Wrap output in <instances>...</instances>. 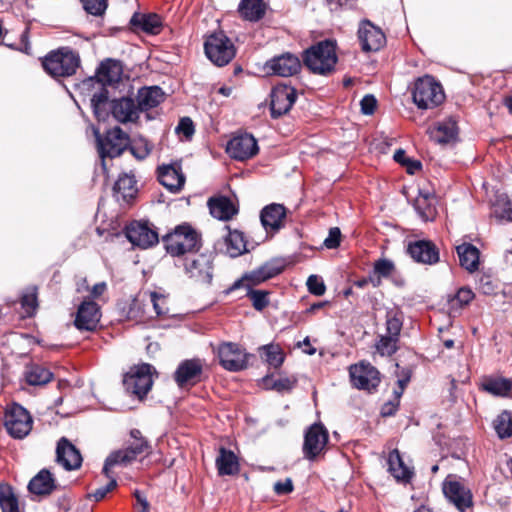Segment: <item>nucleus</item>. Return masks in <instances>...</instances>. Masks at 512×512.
<instances>
[{
  "mask_svg": "<svg viewBox=\"0 0 512 512\" xmlns=\"http://www.w3.org/2000/svg\"><path fill=\"white\" fill-rule=\"evenodd\" d=\"M166 252L172 257L195 254L202 246L201 234L189 223L177 225L162 237Z\"/></svg>",
  "mask_w": 512,
  "mask_h": 512,
  "instance_id": "1",
  "label": "nucleus"
},
{
  "mask_svg": "<svg viewBox=\"0 0 512 512\" xmlns=\"http://www.w3.org/2000/svg\"><path fill=\"white\" fill-rule=\"evenodd\" d=\"M132 441L126 448L112 452L105 460L103 474L109 476V470L115 465L127 466L140 455H149L152 451L151 444L143 437L139 429L130 431Z\"/></svg>",
  "mask_w": 512,
  "mask_h": 512,
  "instance_id": "2",
  "label": "nucleus"
},
{
  "mask_svg": "<svg viewBox=\"0 0 512 512\" xmlns=\"http://www.w3.org/2000/svg\"><path fill=\"white\" fill-rule=\"evenodd\" d=\"M303 63L315 74H329L337 63L336 44L331 40H324L310 47L304 53Z\"/></svg>",
  "mask_w": 512,
  "mask_h": 512,
  "instance_id": "3",
  "label": "nucleus"
},
{
  "mask_svg": "<svg viewBox=\"0 0 512 512\" xmlns=\"http://www.w3.org/2000/svg\"><path fill=\"white\" fill-rule=\"evenodd\" d=\"M79 53L70 47L50 52L42 61L44 70L52 77H70L80 67Z\"/></svg>",
  "mask_w": 512,
  "mask_h": 512,
  "instance_id": "4",
  "label": "nucleus"
},
{
  "mask_svg": "<svg viewBox=\"0 0 512 512\" xmlns=\"http://www.w3.org/2000/svg\"><path fill=\"white\" fill-rule=\"evenodd\" d=\"M412 98L419 109H434L444 102L445 93L434 77L425 75L415 81Z\"/></svg>",
  "mask_w": 512,
  "mask_h": 512,
  "instance_id": "5",
  "label": "nucleus"
},
{
  "mask_svg": "<svg viewBox=\"0 0 512 512\" xmlns=\"http://www.w3.org/2000/svg\"><path fill=\"white\" fill-rule=\"evenodd\" d=\"M204 51L207 58L219 67L230 63L236 55L233 42L223 31L214 32L206 37Z\"/></svg>",
  "mask_w": 512,
  "mask_h": 512,
  "instance_id": "6",
  "label": "nucleus"
},
{
  "mask_svg": "<svg viewBox=\"0 0 512 512\" xmlns=\"http://www.w3.org/2000/svg\"><path fill=\"white\" fill-rule=\"evenodd\" d=\"M97 150L105 165L106 157L115 158L120 156L129 146L130 137L119 126L106 131L104 135L95 132Z\"/></svg>",
  "mask_w": 512,
  "mask_h": 512,
  "instance_id": "7",
  "label": "nucleus"
},
{
  "mask_svg": "<svg viewBox=\"0 0 512 512\" xmlns=\"http://www.w3.org/2000/svg\"><path fill=\"white\" fill-rule=\"evenodd\" d=\"M329 442V433L326 427L317 422L310 425L304 433L302 452L305 459L315 461L324 454Z\"/></svg>",
  "mask_w": 512,
  "mask_h": 512,
  "instance_id": "8",
  "label": "nucleus"
},
{
  "mask_svg": "<svg viewBox=\"0 0 512 512\" xmlns=\"http://www.w3.org/2000/svg\"><path fill=\"white\" fill-rule=\"evenodd\" d=\"M30 413L20 404L13 403L5 411L4 425L10 436L23 439L32 429Z\"/></svg>",
  "mask_w": 512,
  "mask_h": 512,
  "instance_id": "9",
  "label": "nucleus"
},
{
  "mask_svg": "<svg viewBox=\"0 0 512 512\" xmlns=\"http://www.w3.org/2000/svg\"><path fill=\"white\" fill-rule=\"evenodd\" d=\"M442 490L448 501L460 512H465L472 507L473 495L471 490L459 476L449 474L443 481Z\"/></svg>",
  "mask_w": 512,
  "mask_h": 512,
  "instance_id": "10",
  "label": "nucleus"
},
{
  "mask_svg": "<svg viewBox=\"0 0 512 512\" xmlns=\"http://www.w3.org/2000/svg\"><path fill=\"white\" fill-rule=\"evenodd\" d=\"M152 369V365L147 363L131 368L123 379L125 390L143 399L153 385Z\"/></svg>",
  "mask_w": 512,
  "mask_h": 512,
  "instance_id": "11",
  "label": "nucleus"
},
{
  "mask_svg": "<svg viewBox=\"0 0 512 512\" xmlns=\"http://www.w3.org/2000/svg\"><path fill=\"white\" fill-rule=\"evenodd\" d=\"M349 376L353 387L370 393L376 391L381 382L377 368L365 361L351 365Z\"/></svg>",
  "mask_w": 512,
  "mask_h": 512,
  "instance_id": "12",
  "label": "nucleus"
},
{
  "mask_svg": "<svg viewBox=\"0 0 512 512\" xmlns=\"http://www.w3.org/2000/svg\"><path fill=\"white\" fill-rule=\"evenodd\" d=\"M220 365L227 371L239 372L247 368V353L241 346L233 342H223L217 347Z\"/></svg>",
  "mask_w": 512,
  "mask_h": 512,
  "instance_id": "13",
  "label": "nucleus"
},
{
  "mask_svg": "<svg viewBox=\"0 0 512 512\" xmlns=\"http://www.w3.org/2000/svg\"><path fill=\"white\" fill-rule=\"evenodd\" d=\"M185 273L196 282L210 284L213 278V256L211 253L194 255L185 258Z\"/></svg>",
  "mask_w": 512,
  "mask_h": 512,
  "instance_id": "14",
  "label": "nucleus"
},
{
  "mask_svg": "<svg viewBox=\"0 0 512 512\" xmlns=\"http://www.w3.org/2000/svg\"><path fill=\"white\" fill-rule=\"evenodd\" d=\"M127 239L134 245L146 249L159 242L156 229L148 222L133 221L125 228Z\"/></svg>",
  "mask_w": 512,
  "mask_h": 512,
  "instance_id": "15",
  "label": "nucleus"
},
{
  "mask_svg": "<svg viewBox=\"0 0 512 512\" xmlns=\"http://www.w3.org/2000/svg\"><path fill=\"white\" fill-rule=\"evenodd\" d=\"M202 377L203 364L198 358L183 360L173 374L174 381L181 389L197 385Z\"/></svg>",
  "mask_w": 512,
  "mask_h": 512,
  "instance_id": "16",
  "label": "nucleus"
},
{
  "mask_svg": "<svg viewBox=\"0 0 512 512\" xmlns=\"http://www.w3.org/2000/svg\"><path fill=\"white\" fill-rule=\"evenodd\" d=\"M270 98L271 117L276 119L290 111L297 99V92L289 85L279 84L273 87Z\"/></svg>",
  "mask_w": 512,
  "mask_h": 512,
  "instance_id": "17",
  "label": "nucleus"
},
{
  "mask_svg": "<svg viewBox=\"0 0 512 512\" xmlns=\"http://www.w3.org/2000/svg\"><path fill=\"white\" fill-rule=\"evenodd\" d=\"M302 64L298 56L290 52L274 56L266 61L264 70L271 75L291 77L301 70Z\"/></svg>",
  "mask_w": 512,
  "mask_h": 512,
  "instance_id": "18",
  "label": "nucleus"
},
{
  "mask_svg": "<svg viewBox=\"0 0 512 512\" xmlns=\"http://www.w3.org/2000/svg\"><path fill=\"white\" fill-rule=\"evenodd\" d=\"M358 40L364 52H376L386 43V37L381 28L369 20H362L360 22Z\"/></svg>",
  "mask_w": 512,
  "mask_h": 512,
  "instance_id": "19",
  "label": "nucleus"
},
{
  "mask_svg": "<svg viewBox=\"0 0 512 512\" xmlns=\"http://www.w3.org/2000/svg\"><path fill=\"white\" fill-rule=\"evenodd\" d=\"M256 139L251 134H242L233 137L227 144L226 151L231 158L244 161L258 153Z\"/></svg>",
  "mask_w": 512,
  "mask_h": 512,
  "instance_id": "20",
  "label": "nucleus"
},
{
  "mask_svg": "<svg viewBox=\"0 0 512 512\" xmlns=\"http://www.w3.org/2000/svg\"><path fill=\"white\" fill-rule=\"evenodd\" d=\"M157 177L159 182L172 193L180 192L186 181L180 162L159 166L157 168Z\"/></svg>",
  "mask_w": 512,
  "mask_h": 512,
  "instance_id": "21",
  "label": "nucleus"
},
{
  "mask_svg": "<svg viewBox=\"0 0 512 512\" xmlns=\"http://www.w3.org/2000/svg\"><path fill=\"white\" fill-rule=\"evenodd\" d=\"M80 451L66 437H61L56 447V462L65 470L71 471L81 467Z\"/></svg>",
  "mask_w": 512,
  "mask_h": 512,
  "instance_id": "22",
  "label": "nucleus"
},
{
  "mask_svg": "<svg viewBox=\"0 0 512 512\" xmlns=\"http://www.w3.org/2000/svg\"><path fill=\"white\" fill-rule=\"evenodd\" d=\"M407 252L415 262L421 264L434 265L440 260L438 248L429 240L410 242Z\"/></svg>",
  "mask_w": 512,
  "mask_h": 512,
  "instance_id": "23",
  "label": "nucleus"
},
{
  "mask_svg": "<svg viewBox=\"0 0 512 512\" xmlns=\"http://www.w3.org/2000/svg\"><path fill=\"white\" fill-rule=\"evenodd\" d=\"M101 318L100 308L93 301H83L77 310L74 325L81 331H93Z\"/></svg>",
  "mask_w": 512,
  "mask_h": 512,
  "instance_id": "24",
  "label": "nucleus"
},
{
  "mask_svg": "<svg viewBox=\"0 0 512 512\" xmlns=\"http://www.w3.org/2000/svg\"><path fill=\"white\" fill-rule=\"evenodd\" d=\"M129 24L135 31H141L148 35H158L162 32L163 18L157 13L135 12Z\"/></svg>",
  "mask_w": 512,
  "mask_h": 512,
  "instance_id": "25",
  "label": "nucleus"
},
{
  "mask_svg": "<svg viewBox=\"0 0 512 512\" xmlns=\"http://www.w3.org/2000/svg\"><path fill=\"white\" fill-rule=\"evenodd\" d=\"M122 76V62L112 58L103 60L96 70L97 81L102 86H114L121 81Z\"/></svg>",
  "mask_w": 512,
  "mask_h": 512,
  "instance_id": "26",
  "label": "nucleus"
},
{
  "mask_svg": "<svg viewBox=\"0 0 512 512\" xmlns=\"http://www.w3.org/2000/svg\"><path fill=\"white\" fill-rule=\"evenodd\" d=\"M286 208L277 203L265 206L260 214L261 223L267 232H277L284 227Z\"/></svg>",
  "mask_w": 512,
  "mask_h": 512,
  "instance_id": "27",
  "label": "nucleus"
},
{
  "mask_svg": "<svg viewBox=\"0 0 512 512\" xmlns=\"http://www.w3.org/2000/svg\"><path fill=\"white\" fill-rule=\"evenodd\" d=\"M110 109L112 116L120 123L136 122L139 118L136 103L131 97L113 99Z\"/></svg>",
  "mask_w": 512,
  "mask_h": 512,
  "instance_id": "28",
  "label": "nucleus"
},
{
  "mask_svg": "<svg viewBox=\"0 0 512 512\" xmlns=\"http://www.w3.org/2000/svg\"><path fill=\"white\" fill-rule=\"evenodd\" d=\"M430 138L439 144H449L455 142L458 136V127L454 119L448 118L436 123L429 128Z\"/></svg>",
  "mask_w": 512,
  "mask_h": 512,
  "instance_id": "29",
  "label": "nucleus"
},
{
  "mask_svg": "<svg viewBox=\"0 0 512 512\" xmlns=\"http://www.w3.org/2000/svg\"><path fill=\"white\" fill-rule=\"evenodd\" d=\"M136 108L138 113L157 107L165 99V94L158 86L142 87L137 92Z\"/></svg>",
  "mask_w": 512,
  "mask_h": 512,
  "instance_id": "30",
  "label": "nucleus"
},
{
  "mask_svg": "<svg viewBox=\"0 0 512 512\" xmlns=\"http://www.w3.org/2000/svg\"><path fill=\"white\" fill-rule=\"evenodd\" d=\"M388 471L398 481L408 483L411 481L414 472L407 466L398 449L390 451L388 458Z\"/></svg>",
  "mask_w": 512,
  "mask_h": 512,
  "instance_id": "31",
  "label": "nucleus"
},
{
  "mask_svg": "<svg viewBox=\"0 0 512 512\" xmlns=\"http://www.w3.org/2000/svg\"><path fill=\"white\" fill-rule=\"evenodd\" d=\"M210 214L219 220L228 221L238 213L233 202L225 196L212 197L208 200Z\"/></svg>",
  "mask_w": 512,
  "mask_h": 512,
  "instance_id": "32",
  "label": "nucleus"
},
{
  "mask_svg": "<svg viewBox=\"0 0 512 512\" xmlns=\"http://www.w3.org/2000/svg\"><path fill=\"white\" fill-rule=\"evenodd\" d=\"M435 197L429 192L420 191L414 200V209L424 221H433L437 215Z\"/></svg>",
  "mask_w": 512,
  "mask_h": 512,
  "instance_id": "33",
  "label": "nucleus"
},
{
  "mask_svg": "<svg viewBox=\"0 0 512 512\" xmlns=\"http://www.w3.org/2000/svg\"><path fill=\"white\" fill-rule=\"evenodd\" d=\"M55 487V480L47 469L39 471L28 484V490L35 495H49Z\"/></svg>",
  "mask_w": 512,
  "mask_h": 512,
  "instance_id": "34",
  "label": "nucleus"
},
{
  "mask_svg": "<svg viewBox=\"0 0 512 512\" xmlns=\"http://www.w3.org/2000/svg\"><path fill=\"white\" fill-rule=\"evenodd\" d=\"M218 474L220 476L234 475L239 472V462L237 456L231 450L224 447L219 449V454L215 461Z\"/></svg>",
  "mask_w": 512,
  "mask_h": 512,
  "instance_id": "35",
  "label": "nucleus"
},
{
  "mask_svg": "<svg viewBox=\"0 0 512 512\" xmlns=\"http://www.w3.org/2000/svg\"><path fill=\"white\" fill-rule=\"evenodd\" d=\"M228 234L225 236L226 253L230 257H238L247 252V241L244 233L239 230H231L228 226Z\"/></svg>",
  "mask_w": 512,
  "mask_h": 512,
  "instance_id": "36",
  "label": "nucleus"
},
{
  "mask_svg": "<svg viewBox=\"0 0 512 512\" xmlns=\"http://www.w3.org/2000/svg\"><path fill=\"white\" fill-rule=\"evenodd\" d=\"M481 387L494 396H507L512 390V380L501 376H487L483 379Z\"/></svg>",
  "mask_w": 512,
  "mask_h": 512,
  "instance_id": "37",
  "label": "nucleus"
},
{
  "mask_svg": "<svg viewBox=\"0 0 512 512\" xmlns=\"http://www.w3.org/2000/svg\"><path fill=\"white\" fill-rule=\"evenodd\" d=\"M238 12L245 20L257 22L264 17L266 4L263 0H241Z\"/></svg>",
  "mask_w": 512,
  "mask_h": 512,
  "instance_id": "38",
  "label": "nucleus"
},
{
  "mask_svg": "<svg viewBox=\"0 0 512 512\" xmlns=\"http://www.w3.org/2000/svg\"><path fill=\"white\" fill-rule=\"evenodd\" d=\"M456 249L460 265L469 272L476 271L479 266V250L470 243H463Z\"/></svg>",
  "mask_w": 512,
  "mask_h": 512,
  "instance_id": "39",
  "label": "nucleus"
},
{
  "mask_svg": "<svg viewBox=\"0 0 512 512\" xmlns=\"http://www.w3.org/2000/svg\"><path fill=\"white\" fill-rule=\"evenodd\" d=\"M53 378V373L38 364H30L25 370V379L29 385L41 386L49 383Z\"/></svg>",
  "mask_w": 512,
  "mask_h": 512,
  "instance_id": "40",
  "label": "nucleus"
},
{
  "mask_svg": "<svg viewBox=\"0 0 512 512\" xmlns=\"http://www.w3.org/2000/svg\"><path fill=\"white\" fill-rule=\"evenodd\" d=\"M136 183L137 181L133 175L123 174L119 176L114 185L116 196H121L125 201L132 199L137 193Z\"/></svg>",
  "mask_w": 512,
  "mask_h": 512,
  "instance_id": "41",
  "label": "nucleus"
},
{
  "mask_svg": "<svg viewBox=\"0 0 512 512\" xmlns=\"http://www.w3.org/2000/svg\"><path fill=\"white\" fill-rule=\"evenodd\" d=\"M493 427L500 439L512 436V412L502 411L493 421Z\"/></svg>",
  "mask_w": 512,
  "mask_h": 512,
  "instance_id": "42",
  "label": "nucleus"
},
{
  "mask_svg": "<svg viewBox=\"0 0 512 512\" xmlns=\"http://www.w3.org/2000/svg\"><path fill=\"white\" fill-rule=\"evenodd\" d=\"M0 507L2 512H21L18 498L9 485L0 486Z\"/></svg>",
  "mask_w": 512,
  "mask_h": 512,
  "instance_id": "43",
  "label": "nucleus"
},
{
  "mask_svg": "<svg viewBox=\"0 0 512 512\" xmlns=\"http://www.w3.org/2000/svg\"><path fill=\"white\" fill-rule=\"evenodd\" d=\"M263 384L267 389L275 390L277 392H290L297 384L296 377H280L273 379L272 376H265Z\"/></svg>",
  "mask_w": 512,
  "mask_h": 512,
  "instance_id": "44",
  "label": "nucleus"
},
{
  "mask_svg": "<svg viewBox=\"0 0 512 512\" xmlns=\"http://www.w3.org/2000/svg\"><path fill=\"white\" fill-rule=\"evenodd\" d=\"M493 215L499 220L512 221V201L506 194L497 195Z\"/></svg>",
  "mask_w": 512,
  "mask_h": 512,
  "instance_id": "45",
  "label": "nucleus"
},
{
  "mask_svg": "<svg viewBox=\"0 0 512 512\" xmlns=\"http://www.w3.org/2000/svg\"><path fill=\"white\" fill-rule=\"evenodd\" d=\"M262 282H264V280L261 279L258 271L255 269L249 273L244 274L240 279L236 280L225 292L226 294H230L231 292L240 288H253V286H256Z\"/></svg>",
  "mask_w": 512,
  "mask_h": 512,
  "instance_id": "46",
  "label": "nucleus"
},
{
  "mask_svg": "<svg viewBox=\"0 0 512 512\" xmlns=\"http://www.w3.org/2000/svg\"><path fill=\"white\" fill-rule=\"evenodd\" d=\"M261 349L263 351L262 356L270 366L278 368L283 364L285 356L278 345L268 344Z\"/></svg>",
  "mask_w": 512,
  "mask_h": 512,
  "instance_id": "47",
  "label": "nucleus"
},
{
  "mask_svg": "<svg viewBox=\"0 0 512 512\" xmlns=\"http://www.w3.org/2000/svg\"><path fill=\"white\" fill-rule=\"evenodd\" d=\"M246 290V296L251 300L252 306L255 310L262 311L270 304V292L265 290H255L251 287H249V289Z\"/></svg>",
  "mask_w": 512,
  "mask_h": 512,
  "instance_id": "48",
  "label": "nucleus"
},
{
  "mask_svg": "<svg viewBox=\"0 0 512 512\" xmlns=\"http://www.w3.org/2000/svg\"><path fill=\"white\" fill-rule=\"evenodd\" d=\"M399 339L388 335H381L376 343V350L381 356H391L398 349Z\"/></svg>",
  "mask_w": 512,
  "mask_h": 512,
  "instance_id": "49",
  "label": "nucleus"
},
{
  "mask_svg": "<svg viewBox=\"0 0 512 512\" xmlns=\"http://www.w3.org/2000/svg\"><path fill=\"white\" fill-rule=\"evenodd\" d=\"M402 316L398 312H388L386 316V334L399 339L402 330Z\"/></svg>",
  "mask_w": 512,
  "mask_h": 512,
  "instance_id": "50",
  "label": "nucleus"
},
{
  "mask_svg": "<svg viewBox=\"0 0 512 512\" xmlns=\"http://www.w3.org/2000/svg\"><path fill=\"white\" fill-rule=\"evenodd\" d=\"M474 298V293L469 288H460L455 296L450 299V307L452 309H461L468 305Z\"/></svg>",
  "mask_w": 512,
  "mask_h": 512,
  "instance_id": "51",
  "label": "nucleus"
},
{
  "mask_svg": "<svg viewBox=\"0 0 512 512\" xmlns=\"http://www.w3.org/2000/svg\"><path fill=\"white\" fill-rule=\"evenodd\" d=\"M21 306L25 310L28 316L33 315L35 312L38 301H37V288L32 287L26 293H24L21 297Z\"/></svg>",
  "mask_w": 512,
  "mask_h": 512,
  "instance_id": "52",
  "label": "nucleus"
},
{
  "mask_svg": "<svg viewBox=\"0 0 512 512\" xmlns=\"http://www.w3.org/2000/svg\"><path fill=\"white\" fill-rule=\"evenodd\" d=\"M84 10L93 16H102L107 7L108 0H81Z\"/></svg>",
  "mask_w": 512,
  "mask_h": 512,
  "instance_id": "53",
  "label": "nucleus"
},
{
  "mask_svg": "<svg viewBox=\"0 0 512 512\" xmlns=\"http://www.w3.org/2000/svg\"><path fill=\"white\" fill-rule=\"evenodd\" d=\"M131 154L138 160L145 159L151 152V147L145 140L129 142L128 148Z\"/></svg>",
  "mask_w": 512,
  "mask_h": 512,
  "instance_id": "54",
  "label": "nucleus"
},
{
  "mask_svg": "<svg viewBox=\"0 0 512 512\" xmlns=\"http://www.w3.org/2000/svg\"><path fill=\"white\" fill-rule=\"evenodd\" d=\"M374 273L378 275V277L387 278L391 276L395 271L394 263L386 258H381L375 261L374 263Z\"/></svg>",
  "mask_w": 512,
  "mask_h": 512,
  "instance_id": "55",
  "label": "nucleus"
},
{
  "mask_svg": "<svg viewBox=\"0 0 512 512\" xmlns=\"http://www.w3.org/2000/svg\"><path fill=\"white\" fill-rule=\"evenodd\" d=\"M308 291L315 296H322L326 291V286L321 277L310 275L306 282Z\"/></svg>",
  "mask_w": 512,
  "mask_h": 512,
  "instance_id": "56",
  "label": "nucleus"
},
{
  "mask_svg": "<svg viewBox=\"0 0 512 512\" xmlns=\"http://www.w3.org/2000/svg\"><path fill=\"white\" fill-rule=\"evenodd\" d=\"M106 477L109 478V482L89 494V497L93 498L95 501H101L104 499L106 495L117 486L116 479L110 473L109 476Z\"/></svg>",
  "mask_w": 512,
  "mask_h": 512,
  "instance_id": "57",
  "label": "nucleus"
},
{
  "mask_svg": "<svg viewBox=\"0 0 512 512\" xmlns=\"http://www.w3.org/2000/svg\"><path fill=\"white\" fill-rule=\"evenodd\" d=\"M175 131L178 134L184 135L187 139H190L195 132L193 121L189 117L181 118Z\"/></svg>",
  "mask_w": 512,
  "mask_h": 512,
  "instance_id": "58",
  "label": "nucleus"
},
{
  "mask_svg": "<svg viewBox=\"0 0 512 512\" xmlns=\"http://www.w3.org/2000/svg\"><path fill=\"white\" fill-rule=\"evenodd\" d=\"M150 301L157 316L167 314V308L165 307L166 298L164 296L159 295L156 292H152L150 294Z\"/></svg>",
  "mask_w": 512,
  "mask_h": 512,
  "instance_id": "59",
  "label": "nucleus"
},
{
  "mask_svg": "<svg viewBox=\"0 0 512 512\" xmlns=\"http://www.w3.org/2000/svg\"><path fill=\"white\" fill-rule=\"evenodd\" d=\"M361 112L365 115H372L377 106V100L374 95L367 94L360 101Z\"/></svg>",
  "mask_w": 512,
  "mask_h": 512,
  "instance_id": "60",
  "label": "nucleus"
},
{
  "mask_svg": "<svg viewBox=\"0 0 512 512\" xmlns=\"http://www.w3.org/2000/svg\"><path fill=\"white\" fill-rule=\"evenodd\" d=\"M341 231L338 227L329 230L328 237L324 240V245L328 249H335L340 245Z\"/></svg>",
  "mask_w": 512,
  "mask_h": 512,
  "instance_id": "61",
  "label": "nucleus"
},
{
  "mask_svg": "<svg viewBox=\"0 0 512 512\" xmlns=\"http://www.w3.org/2000/svg\"><path fill=\"white\" fill-rule=\"evenodd\" d=\"M108 100V91L102 89L100 92L93 94L91 97V107L94 113H98L96 109L106 104Z\"/></svg>",
  "mask_w": 512,
  "mask_h": 512,
  "instance_id": "62",
  "label": "nucleus"
},
{
  "mask_svg": "<svg viewBox=\"0 0 512 512\" xmlns=\"http://www.w3.org/2000/svg\"><path fill=\"white\" fill-rule=\"evenodd\" d=\"M293 483L290 478L285 479L284 481H278L274 484V492L277 495H286L293 491Z\"/></svg>",
  "mask_w": 512,
  "mask_h": 512,
  "instance_id": "63",
  "label": "nucleus"
},
{
  "mask_svg": "<svg viewBox=\"0 0 512 512\" xmlns=\"http://www.w3.org/2000/svg\"><path fill=\"white\" fill-rule=\"evenodd\" d=\"M399 406V398L395 396L394 401H388L381 408V415L384 417L392 416L396 413Z\"/></svg>",
  "mask_w": 512,
  "mask_h": 512,
  "instance_id": "64",
  "label": "nucleus"
}]
</instances>
